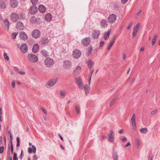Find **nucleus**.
Returning a JSON list of instances; mask_svg holds the SVG:
<instances>
[{
  "instance_id": "f257e3e1",
  "label": "nucleus",
  "mask_w": 160,
  "mask_h": 160,
  "mask_svg": "<svg viewBox=\"0 0 160 160\" xmlns=\"http://www.w3.org/2000/svg\"><path fill=\"white\" fill-rule=\"evenodd\" d=\"M75 81L80 88L81 89H84L86 95H87L90 89V87L87 85H85L83 87V83L81 78L80 77L75 78Z\"/></svg>"
},
{
  "instance_id": "4468645a",
  "label": "nucleus",
  "mask_w": 160,
  "mask_h": 160,
  "mask_svg": "<svg viewBox=\"0 0 160 160\" xmlns=\"http://www.w3.org/2000/svg\"><path fill=\"white\" fill-rule=\"evenodd\" d=\"M20 38L23 40H26L28 38L27 35L24 31L21 32L19 33Z\"/></svg>"
},
{
  "instance_id": "a19ab883",
  "label": "nucleus",
  "mask_w": 160,
  "mask_h": 160,
  "mask_svg": "<svg viewBox=\"0 0 160 160\" xmlns=\"http://www.w3.org/2000/svg\"><path fill=\"white\" fill-rule=\"evenodd\" d=\"M25 14L22 13L19 14V18L21 19H24L25 18Z\"/></svg>"
},
{
  "instance_id": "58836bf2",
  "label": "nucleus",
  "mask_w": 160,
  "mask_h": 160,
  "mask_svg": "<svg viewBox=\"0 0 160 160\" xmlns=\"http://www.w3.org/2000/svg\"><path fill=\"white\" fill-rule=\"evenodd\" d=\"M4 23L5 24L6 27H7L8 28V30L9 29V23L8 20L7 19H6L4 21Z\"/></svg>"
},
{
  "instance_id": "bb28decb",
  "label": "nucleus",
  "mask_w": 160,
  "mask_h": 160,
  "mask_svg": "<svg viewBox=\"0 0 160 160\" xmlns=\"http://www.w3.org/2000/svg\"><path fill=\"white\" fill-rule=\"evenodd\" d=\"M38 9L39 12L41 13H44L46 11V8L45 7L44 5H40Z\"/></svg>"
},
{
  "instance_id": "4be33fe9",
  "label": "nucleus",
  "mask_w": 160,
  "mask_h": 160,
  "mask_svg": "<svg viewBox=\"0 0 160 160\" xmlns=\"http://www.w3.org/2000/svg\"><path fill=\"white\" fill-rule=\"evenodd\" d=\"M8 133L10 134V142L11 143V148L12 153V154L13 152V145L12 143L13 140V137L12 135V134L10 131L8 132Z\"/></svg>"
},
{
  "instance_id": "680f3d73",
  "label": "nucleus",
  "mask_w": 160,
  "mask_h": 160,
  "mask_svg": "<svg viewBox=\"0 0 160 160\" xmlns=\"http://www.w3.org/2000/svg\"><path fill=\"white\" fill-rule=\"evenodd\" d=\"M128 0H121L122 3L124 4L126 3Z\"/></svg>"
},
{
  "instance_id": "6e6d98bb",
  "label": "nucleus",
  "mask_w": 160,
  "mask_h": 160,
  "mask_svg": "<svg viewBox=\"0 0 160 160\" xmlns=\"http://www.w3.org/2000/svg\"><path fill=\"white\" fill-rule=\"evenodd\" d=\"M132 23H129L128 26L127 28V29L128 30L130 29L131 28V27L132 26Z\"/></svg>"
},
{
  "instance_id": "aec40b11",
  "label": "nucleus",
  "mask_w": 160,
  "mask_h": 160,
  "mask_svg": "<svg viewBox=\"0 0 160 160\" xmlns=\"http://www.w3.org/2000/svg\"><path fill=\"white\" fill-rule=\"evenodd\" d=\"M86 63L87 64L89 68L91 69L92 68V67L94 65V62L91 59H89L88 61H86Z\"/></svg>"
},
{
  "instance_id": "20e7f679",
  "label": "nucleus",
  "mask_w": 160,
  "mask_h": 160,
  "mask_svg": "<svg viewBox=\"0 0 160 160\" xmlns=\"http://www.w3.org/2000/svg\"><path fill=\"white\" fill-rule=\"evenodd\" d=\"M44 63L48 67H50L53 64V60L51 58H47L44 61Z\"/></svg>"
},
{
  "instance_id": "13d9d810",
  "label": "nucleus",
  "mask_w": 160,
  "mask_h": 160,
  "mask_svg": "<svg viewBox=\"0 0 160 160\" xmlns=\"http://www.w3.org/2000/svg\"><path fill=\"white\" fill-rule=\"evenodd\" d=\"M41 109L44 114H47V111L44 108L42 107Z\"/></svg>"
},
{
  "instance_id": "774afa93",
  "label": "nucleus",
  "mask_w": 160,
  "mask_h": 160,
  "mask_svg": "<svg viewBox=\"0 0 160 160\" xmlns=\"http://www.w3.org/2000/svg\"><path fill=\"white\" fill-rule=\"evenodd\" d=\"M15 85V83L14 81H13L12 83V85L13 88H14Z\"/></svg>"
},
{
  "instance_id": "a211bd4d",
  "label": "nucleus",
  "mask_w": 160,
  "mask_h": 160,
  "mask_svg": "<svg viewBox=\"0 0 160 160\" xmlns=\"http://www.w3.org/2000/svg\"><path fill=\"white\" fill-rule=\"evenodd\" d=\"M140 26V23H137L135 26L134 27L133 30L132 32V36L134 37L136 35L137 33L138 30Z\"/></svg>"
},
{
  "instance_id": "cd10ccee",
  "label": "nucleus",
  "mask_w": 160,
  "mask_h": 160,
  "mask_svg": "<svg viewBox=\"0 0 160 160\" xmlns=\"http://www.w3.org/2000/svg\"><path fill=\"white\" fill-rule=\"evenodd\" d=\"M7 5L5 2L3 0H0V7L2 9H5L6 8Z\"/></svg>"
},
{
  "instance_id": "e2e57ef3",
  "label": "nucleus",
  "mask_w": 160,
  "mask_h": 160,
  "mask_svg": "<svg viewBox=\"0 0 160 160\" xmlns=\"http://www.w3.org/2000/svg\"><path fill=\"white\" fill-rule=\"evenodd\" d=\"M157 112V110H155L154 111H153L151 112V114H154L155 113H156Z\"/></svg>"
},
{
  "instance_id": "7ed1b4c3",
  "label": "nucleus",
  "mask_w": 160,
  "mask_h": 160,
  "mask_svg": "<svg viewBox=\"0 0 160 160\" xmlns=\"http://www.w3.org/2000/svg\"><path fill=\"white\" fill-rule=\"evenodd\" d=\"M41 33L39 29H35L32 33V35L33 38H38L41 36Z\"/></svg>"
},
{
  "instance_id": "0eeeda50",
  "label": "nucleus",
  "mask_w": 160,
  "mask_h": 160,
  "mask_svg": "<svg viewBox=\"0 0 160 160\" xmlns=\"http://www.w3.org/2000/svg\"><path fill=\"white\" fill-rule=\"evenodd\" d=\"M117 16L114 14H112L108 17V20L109 23H113L116 21Z\"/></svg>"
},
{
  "instance_id": "6e6552de",
  "label": "nucleus",
  "mask_w": 160,
  "mask_h": 160,
  "mask_svg": "<svg viewBox=\"0 0 160 160\" xmlns=\"http://www.w3.org/2000/svg\"><path fill=\"white\" fill-rule=\"evenodd\" d=\"M9 5L11 8H15L18 7V2L17 0H10Z\"/></svg>"
},
{
  "instance_id": "603ef678",
  "label": "nucleus",
  "mask_w": 160,
  "mask_h": 160,
  "mask_svg": "<svg viewBox=\"0 0 160 160\" xmlns=\"http://www.w3.org/2000/svg\"><path fill=\"white\" fill-rule=\"evenodd\" d=\"M121 140L123 142H125L127 141V139L125 137L122 136L121 137Z\"/></svg>"
},
{
  "instance_id": "864d4df0",
  "label": "nucleus",
  "mask_w": 160,
  "mask_h": 160,
  "mask_svg": "<svg viewBox=\"0 0 160 160\" xmlns=\"http://www.w3.org/2000/svg\"><path fill=\"white\" fill-rule=\"evenodd\" d=\"M4 148L3 146H1L0 147V153H2L4 151Z\"/></svg>"
},
{
  "instance_id": "ddd939ff",
  "label": "nucleus",
  "mask_w": 160,
  "mask_h": 160,
  "mask_svg": "<svg viewBox=\"0 0 160 160\" xmlns=\"http://www.w3.org/2000/svg\"><path fill=\"white\" fill-rule=\"evenodd\" d=\"M57 81V79H52L46 83V86L50 87H52L56 83Z\"/></svg>"
},
{
  "instance_id": "7c9ffc66",
  "label": "nucleus",
  "mask_w": 160,
  "mask_h": 160,
  "mask_svg": "<svg viewBox=\"0 0 160 160\" xmlns=\"http://www.w3.org/2000/svg\"><path fill=\"white\" fill-rule=\"evenodd\" d=\"M90 71L89 72V79H88V83L90 85V82L91 79V77L92 74L93 72L94 69L92 68L90 69Z\"/></svg>"
},
{
  "instance_id": "dca6fc26",
  "label": "nucleus",
  "mask_w": 160,
  "mask_h": 160,
  "mask_svg": "<svg viewBox=\"0 0 160 160\" xmlns=\"http://www.w3.org/2000/svg\"><path fill=\"white\" fill-rule=\"evenodd\" d=\"M16 28L19 30H22L24 28L23 23L21 21L18 22L16 25Z\"/></svg>"
},
{
  "instance_id": "052dcab7",
  "label": "nucleus",
  "mask_w": 160,
  "mask_h": 160,
  "mask_svg": "<svg viewBox=\"0 0 160 160\" xmlns=\"http://www.w3.org/2000/svg\"><path fill=\"white\" fill-rule=\"evenodd\" d=\"M104 41H102L100 42V47H102L104 45Z\"/></svg>"
},
{
  "instance_id": "6ab92c4d",
  "label": "nucleus",
  "mask_w": 160,
  "mask_h": 160,
  "mask_svg": "<svg viewBox=\"0 0 160 160\" xmlns=\"http://www.w3.org/2000/svg\"><path fill=\"white\" fill-rule=\"evenodd\" d=\"M114 135V133L111 130L110 133L108 135V139L109 141L111 142H112L114 141L113 136Z\"/></svg>"
},
{
  "instance_id": "1a4fd4ad",
  "label": "nucleus",
  "mask_w": 160,
  "mask_h": 160,
  "mask_svg": "<svg viewBox=\"0 0 160 160\" xmlns=\"http://www.w3.org/2000/svg\"><path fill=\"white\" fill-rule=\"evenodd\" d=\"M91 42V40L89 38H86L83 39L82 41V44L83 46H87L89 45Z\"/></svg>"
},
{
  "instance_id": "c85d7f7f",
  "label": "nucleus",
  "mask_w": 160,
  "mask_h": 160,
  "mask_svg": "<svg viewBox=\"0 0 160 160\" xmlns=\"http://www.w3.org/2000/svg\"><path fill=\"white\" fill-rule=\"evenodd\" d=\"M111 31L110 30H109L107 32H105L103 36V38L105 40H107L109 38V35L110 34Z\"/></svg>"
},
{
  "instance_id": "37998d69",
  "label": "nucleus",
  "mask_w": 160,
  "mask_h": 160,
  "mask_svg": "<svg viewBox=\"0 0 160 160\" xmlns=\"http://www.w3.org/2000/svg\"><path fill=\"white\" fill-rule=\"evenodd\" d=\"M18 34V32H14L12 33L11 35L12 38L13 39H14L16 38Z\"/></svg>"
},
{
  "instance_id": "f704fd0d",
  "label": "nucleus",
  "mask_w": 160,
  "mask_h": 160,
  "mask_svg": "<svg viewBox=\"0 0 160 160\" xmlns=\"http://www.w3.org/2000/svg\"><path fill=\"white\" fill-rule=\"evenodd\" d=\"M112 157L113 160H118V157L117 153L116 152L113 153L112 155Z\"/></svg>"
},
{
  "instance_id": "a878e982",
  "label": "nucleus",
  "mask_w": 160,
  "mask_h": 160,
  "mask_svg": "<svg viewBox=\"0 0 160 160\" xmlns=\"http://www.w3.org/2000/svg\"><path fill=\"white\" fill-rule=\"evenodd\" d=\"M39 45L37 44H35L32 48V51L34 53H36L38 51L39 49Z\"/></svg>"
},
{
  "instance_id": "72a5a7b5",
  "label": "nucleus",
  "mask_w": 160,
  "mask_h": 160,
  "mask_svg": "<svg viewBox=\"0 0 160 160\" xmlns=\"http://www.w3.org/2000/svg\"><path fill=\"white\" fill-rule=\"evenodd\" d=\"M158 35L157 34H156L153 37V38L152 42V45L153 46L155 44L158 38Z\"/></svg>"
},
{
  "instance_id": "c9c22d12",
  "label": "nucleus",
  "mask_w": 160,
  "mask_h": 160,
  "mask_svg": "<svg viewBox=\"0 0 160 160\" xmlns=\"http://www.w3.org/2000/svg\"><path fill=\"white\" fill-rule=\"evenodd\" d=\"M30 22L32 23H35L37 22V18L34 16H32L30 19Z\"/></svg>"
},
{
  "instance_id": "423d86ee",
  "label": "nucleus",
  "mask_w": 160,
  "mask_h": 160,
  "mask_svg": "<svg viewBox=\"0 0 160 160\" xmlns=\"http://www.w3.org/2000/svg\"><path fill=\"white\" fill-rule=\"evenodd\" d=\"M81 55V52L78 49H75L73 52L72 55L73 57L76 59H78L80 57Z\"/></svg>"
},
{
  "instance_id": "8fccbe9b",
  "label": "nucleus",
  "mask_w": 160,
  "mask_h": 160,
  "mask_svg": "<svg viewBox=\"0 0 160 160\" xmlns=\"http://www.w3.org/2000/svg\"><path fill=\"white\" fill-rule=\"evenodd\" d=\"M32 149H33V152L34 153H35L36 152V148L34 145H32Z\"/></svg>"
},
{
  "instance_id": "338daca9",
  "label": "nucleus",
  "mask_w": 160,
  "mask_h": 160,
  "mask_svg": "<svg viewBox=\"0 0 160 160\" xmlns=\"http://www.w3.org/2000/svg\"><path fill=\"white\" fill-rule=\"evenodd\" d=\"M131 145L130 143L129 142H128L127 144L124 146V148L127 147Z\"/></svg>"
},
{
  "instance_id": "a18cd8bd",
  "label": "nucleus",
  "mask_w": 160,
  "mask_h": 160,
  "mask_svg": "<svg viewBox=\"0 0 160 160\" xmlns=\"http://www.w3.org/2000/svg\"><path fill=\"white\" fill-rule=\"evenodd\" d=\"M4 58L6 60L8 61L9 60V57L6 52H4L3 54Z\"/></svg>"
},
{
  "instance_id": "393cba45",
  "label": "nucleus",
  "mask_w": 160,
  "mask_h": 160,
  "mask_svg": "<svg viewBox=\"0 0 160 160\" xmlns=\"http://www.w3.org/2000/svg\"><path fill=\"white\" fill-rule=\"evenodd\" d=\"M119 95H117L115 96L111 100L109 103V105L110 106H112L115 102L117 99L118 98Z\"/></svg>"
},
{
  "instance_id": "2f4dec72",
  "label": "nucleus",
  "mask_w": 160,
  "mask_h": 160,
  "mask_svg": "<svg viewBox=\"0 0 160 160\" xmlns=\"http://www.w3.org/2000/svg\"><path fill=\"white\" fill-rule=\"evenodd\" d=\"M70 65V62L69 61H66L64 62L63 67L65 68H68Z\"/></svg>"
},
{
  "instance_id": "9b49d317",
  "label": "nucleus",
  "mask_w": 160,
  "mask_h": 160,
  "mask_svg": "<svg viewBox=\"0 0 160 160\" xmlns=\"http://www.w3.org/2000/svg\"><path fill=\"white\" fill-rule=\"evenodd\" d=\"M20 49L22 53H25L28 50V46L25 43L22 44L20 47Z\"/></svg>"
},
{
  "instance_id": "c03bdc74",
  "label": "nucleus",
  "mask_w": 160,
  "mask_h": 160,
  "mask_svg": "<svg viewBox=\"0 0 160 160\" xmlns=\"http://www.w3.org/2000/svg\"><path fill=\"white\" fill-rule=\"evenodd\" d=\"M136 144L137 146V147L138 148L140 145V142L138 139H136L135 140Z\"/></svg>"
},
{
  "instance_id": "0e129e2a",
  "label": "nucleus",
  "mask_w": 160,
  "mask_h": 160,
  "mask_svg": "<svg viewBox=\"0 0 160 160\" xmlns=\"http://www.w3.org/2000/svg\"><path fill=\"white\" fill-rule=\"evenodd\" d=\"M14 69L17 72H18L19 71V69L17 67H14Z\"/></svg>"
},
{
  "instance_id": "f8f14e48",
  "label": "nucleus",
  "mask_w": 160,
  "mask_h": 160,
  "mask_svg": "<svg viewBox=\"0 0 160 160\" xmlns=\"http://www.w3.org/2000/svg\"><path fill=\"white\" fill-rule=\"evenodd\" d=\"M38 11V8L35 5L32 6L29 9V12L31 15L35 14Z\"/></svg>"
},
{
  "instance_id": "49530a36",
  "label": "nucleus",
  "mask_w": 160,
  "mask_h": 160,
  "mask_svg": "<svg viewBox=\"0 0 160 160\" xmlns=\"http://www.w3.org/2000/svg\"><path fill=\"white\" fill-rule=\"evenodd\" d=\"M18 158L17 157V154L16 152H14L13 156V160H18Z\"/></svg>"
},
{
  "instance_id": "69168bd1",
  "label": "nucleus",
  "mask_w": 160,
  "mask_h": 160,
  "mask_svg": "<svg viewBox=\"0 0 160 160\" xmlns=\"http://www.w3.org/2000/svg\"><path fill=\"white\" fill-rule=\"evenodd\" d=\"M124 130L123 129H122L120 130L119 132V133L120 134H123L124 132Z\"/></svg>"
},
{
  "instance_id": "f3484780",
  "label": "nucleus",
  "mask_w": 160,
  "mask_h": 160,
  "mask_svg": "<svg viewBox=\"0 0 160 160\" xmlns=\"http://www.w3.org/2000/svg\"><path fill=\"white\" fill-rule=\"evenodd\" d=\"M11 20L13 22H16L18 20L19 16L17 13L13 12L11 15Z\"/></svg>"
},
{
  "instance_id": "473e14b6",
  "label": "nucleus",
  "mask_w": 160,
  "mask_h": 160,
  "mask_svg": "<svg viewBox=\"0 0 160 160\" xmlns=\"http://www.w3.org/2000/svg\"><path fill=\"white\" fill-rule=\"evenodd\" d=\"M41 53L42 55L45 57H46L48 56V53L47 51L45 50H42L41 51Z\"/></svg>"
},
{
  "instance_id": "f03ea898",
  "label": "nucleus",
  "mask_w": 160,
  "mask_h": 160,
  "mask_svg": "<svg viewBox=\"0 0 160 160\" xmlns=\"http://www.w3.org/2000/svg\"><path fill=\"white\" fill-rule=\"evenodd\" d=\"M28 60L31 62L35 63L38 61V57L35 54L32 53H29L27 55Z\"/></svg>"
},
{
  "instance_id": "e433bc0d",
  "label": "nucleus",
  "mask_w": 160,
  "mask_h": 160,
  "mask_svg": "<svg viewBox=\"0 0 160 160\" xmlns=\"http://www.w3.org/2000/svg\"><path fill=\"white\" fill-rule=\"evenodd\" d=\"M92 48L91 46H90L88 49V51L87 52V56H89L91 54L92 52Z\"/></svg>"
},
{
  "instance_id": "4c0bfd02",
  "label": "nucleus",
  "mask_w": 160,
  "mask_h": 160,
  "mask_svg": "<svg viewBox=\"0 0 160 160\" xmlns=\"http://www.w3.org/2000/svg\"><path fill=\"white\" fill-rule=\"evenodd\" d=\"M81 68L80 66H78L77 68H76L74 71V73L75 74H77L80 72L81 71Z\"/></svg>"
},
{
  "instance_id": "bf43d9fd",
  "label": "nucleus",
  "mask_w": 160,
  "mask_h": 160,
  "mask_svg": "<svg viewBox=\"0 0 160 160\" xmlns=\"http://www.w3.org/2000/svg\"><path fill=\"white\" fill-rule=\"evenodd\" d=\"M18 72L20 74L24 75L25 74V72H24L18 71Z\"/></svg>"
},
{
  "instance_id": "4d7b16f0",
  "label": "nucleus",
  "mask_w": 160,
  "mask_h": 160,
  "mask_svg": "<svg viewBox=\"0 0 160 160\" xmlns=\"http://www.w3.org/2000/svg\"><path fill=\"white\" fill-rule=\"evenodd\" d=\"M32 160H37L38 159V157L35 155L32 157Z\"/></svg>"
},
{
  "instance_id": "5701e85b",
  "label": "nucleus",
  "mask_w": 160,
  "mask_h": 160,
  "mask_svg": "<svg viewBox=\"0 0 160 160\" xmlns=\"http://www.w3.org/2000/svg\"><path fill=\"white\" fill-rule=\"evenodd\" d=\"M40 41L42 45H45L47 44L49 41L48 38L46 37L42 38L41 39Z\"/></svg>"
},
{
  "instance_id": "b1692460",
  "label": "nucleus",
  "mask_w": 160,
  "mask_h": 160,
  "mask_svg": "<svg viewBox=\"0 0 160 160\" xmlns=\"http://www.w3.org/2000/svg\"><path fill=\"white\" fill-rule=\"evenodd\" d=\"M44 18L45 20L48 22L51 21L52 19V15L50 13H47L45 14Z\"/></svg>"
},
{
  "instance_id": "09e8293b",
  "label": "nucleus",
  "mask_w": 160,
  "mask_h": 160,
  "mask_svg": "<svg viewBox=\"0 0 160 160\" xmlns=\"http://www.w3.org/2000/svg\"><path fill=\"white\" fill-rule=\"evenodd\" d=\"M75 111L76 112L77 114H79L80 112V109L79 108H78V107L76 106H75Z\"/></svg>"
},
{
  "instance_id": "de8ad7c7",
  "label": "nucleus",
  "mask_w": 160,
  "mask_h": 160,
  "mask_svg": "<svg viewBox=\"0 0 160 160\" xmlns=\"http://www.w3.org/2000/svg\"><path fill=\"white\" fill-rule=\"evenodd\" d=\"M31 1L33 5H35L38 2V0H31Z\"/></svg>"
},
{
  "instance_id": "39448f33",
  "label": "nucleus",
  "mask_w": 160,
  "mask_h": 160,
  "mask_svg": "<svg viewBox=\"0 0 160 160\" xmlns=\"http://www.w3.org/2000/svg\"><path fill=\"white\" fill-rule=\"evenodd\" d=\"M132 125V128L134 131H136L137 129L136 122V115L134 113H133L132 116L131 120Z\"/></svg>"
},
{
  "instance_id": "412c9836",
  "label": "nucleus",
  "mask_w": 160,
  "mask_h": 160,
  "mask_svg": "<svg viewBox=\"0 0 160 160\" xmlns=\"http://www.w3.org/2000/svg\"><path fill=\"white\" fill-rule=\"evenodd\" d=\"M101 27L102 28H105L108 26L107 21L105 19H102L100 22Z\"/></svg>"
},
{
  "instance_id": "3c124183",
  "label": "nucleus",
  "mask_w": 160,
  "mask_h": 160,
  "mask_svg": "<svg viewBox=\"0 0 160 160\" xmlns=\"http://www.w3.org/2000/svg\"><path fill=\"white\" fill-rule=\"evenodd\" d=\"M23 156V150H21V155H20V156L19 157V159H20L21 160L22 159Z\"/></svg>"
},
{
  "instance_id": "ea45409f",
  "label": "nucleus",
  "mask_w": 160,
  "mask_h": 160,
  "mask_svg": "<svg viewBox=\"0 0 160 160\" xmlns=\"http://www.w3.org/2000/svg\"><path fill=\"white\" fill-rule=\"evenodd\" d=\"M66 94V92L65 91L61 90L60 91V96L61 98H63Z\"/></svg>"
},
{
  "instance_id": "9d476101",
  "label": "nucleus",
  "mask_w": 160,
  "mask_h": 160,
  "mask_svg": "<svg viewBox=\"0 0 160 160\" xmlns=\"http://www.w3.org/2000/svg\"><path fill=\"white\" fill-rule=\"evenodd\" d=\"M100 34V32L97 30L93 31L92 34V37L94 39H97L98 38Z\"/></svg>"
},
{
  "instance_id": "2eb2a0df",
  "label": "nucleus",
  "mask_w": 160,
  "mask_h": 160,
  "mask_svg": "<svg viewBox=\"0 0 160 160\" xmlns=\"http://www.w3.org/2000/svg\"><path fill=\"white\" fill-rule=\"evenodd\" d=\"M116 39V36L114 35L112 37L110 41V43L108 44V46L107 48L108 50H109L112 45H113Z\"/></svg>"
},
{
  "instance_id": "c756f323",
  "label": "nucleus",
  "mask_w": 160,
  "mask_h": 160,
  "mask_svg": "<svg viewBox=\"0 0 160 160\" xmlns=\"http://www.w3.org/2000/svg\"><path fill=\"white\" fill-rule=\"evenodd\" d=\"M10 147L9 146L8 149L7 160H12V158L10 156Z\"/></svg>"
},
{
  "instance_id": "79ce46f5",
  "label": "nucleus",
  "mask_w": 160,
  "mask_h": 160,
  "mask_svg": "<svg viewBox=\"0 0 160 160\" xmlns=\"http://www.w3.org/2000/svg\"><path fill=\"white\" fill-rule=\"evenodd\" d=\"M140 131L142 133H146L147 132L148 129L146 128H144L141 129Z\"/></svg>"
},
{
  "instance_id": "5fc2aeb1",
  "label": "nucleus",
  "mask_w": 160,
  "mask_h": 160,
  "mask_svg": "<svg viewBox=\"0 0 160 160\" xmlns=\"http://www.w3.org/2000/svg\"><path fill=\"white\" fill-rule=\"evenodd\" d=\"M28 151L29 153H31L33 152L32 148L30 147L28 148Z\"/></svg>"
}]
</instances>
